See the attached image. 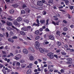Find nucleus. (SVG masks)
I'll use <instances>...</instances> for the list:
<instances>
[{
    "instance_id": "obj_55",
    "label": "nucleus",
    "mask_w": 74,
    "mask_h": 74,
    "mask_svg": "<svg viewBox=\"0 0 74 74\" xmlns=\"http://www.w3.org/2000/svg\"><path fill=\"white\" fill-rule=\"evenodd\" d=\"M70 52H74V50L73 49H71L70 50Z\"/></svg>"
},
{
    "instance_id": "obj_14",
    "label": "nucleus",
    "mask_w": 74,
    "mask_h": 74,
    "mask_svg": "<svg viewBox=\"0 0 74 74\" xmlns=\"http://www.w3.org/2000/svg\"><path fill=\"white\" fill-rule=\"evenodd\" d=\"M48 3L50 4H53V0H49L48 1Z\"/></svg>"
},
{
    "instance_id": "obj_36",
    "label": "nucleus",
    "mask_w": 74,
    "mask_h": 74,
    "mask_svg": "<svg viewBox=\"0 0 74 74\" xmlns=\"http://www.w3.org/2000/svg\"><path fill=\"white\" fill-rule=\"evenodd\" d=\"M67 61H71L72 59L71 58H69L67 59Z\"/></svg>"
},
{
    "instance_id": "obj_10",
    "label": "nucleus",
    "mask_w": 74,
    "mask_h": 74,
    "mask_svg": "<svg viewBox=\"0 0 74 74\" xmlns=\"http://www.w3.org/2000/svg\"><path fill=\"white\" fill-rule=\"evenodd\" d=\"M31 73L32 70L30 69H29L27 70V74H31Z\"/></svg>"
},
{
    "instance_id": "obj_42",
    "label": "nucleus",
    "mask_w": 74,
    "mask_h": 74,
    "mask_svg": "<svg viewBox=\"0 0 74 74\" xmlns=\"http://www.w3.org/2000/svg\"><path fill=\"white\" fill-rule=\"evenodd\" d=\"M13 39H16L17 38V37L15 36H14L13 37H12Z\"/></svg>"
},
{
    "instance_id": "obj_34",
    "label": "nucleus",
    "mask_w": 74,
    "mask_h": 74,
    "mask_svg": "<svg viewBox=\"0 0 74 74\" xmlns=\"http://www.w3.org/2000/svg\"><path fill=\"white\" fill-rule=\"evenodd\" d=\"M40 36H36V37L35 38L36 40H38V39H40Z\"/></svg>"
},
{
    "instance_id": "obj_6",
    "label": "nucleus",
    "mask_w": 74,
    "mask_h": 74,
    "mask_svg": "<svg viewBox=\"0 0 74 74\" xmlns=\"http://www.w3.org/2000/svg\"><path fill=\"white\" fill-rule=\"evenodd\" d=\"M37 5H38L41 6V5H42V3L41 1H38L37 3Z\"/></svg>"
},
{
    "instance_id": "obj_48",
    "label": "nucleus",
    "mask_w": 74,
    "mask_h": 74,
    "mask_svg": "<svg viewBox=\"0 0 74 74\" xmlns=\"http://www.w3.org/2000/svg\"><path fill=\"white\" fill-rule=\"evenodd\" d=\"M2 71L4 74H6V72L5 70H2Z\"/></svg>"
},
{
    "instance_id": "obj_60",
    "label": "nucleus",
    "mask_w": 74,
    "mask_h": 74,
    "mask_svg": "<svg viewBox=\"0 0 74 74\" xmlns=\"http://www.w3.org/2000/svg\"><path fill=\"white\" fill-rule=\"evenodd\" d=\"M38 63V62H37V61H36L34 62V64H37Z\"/></svg>"
},
{
    "instance_id": "obj_15",
    "label": "nucleus",
    "mask_w": 74,
    "mask_h": 74,
    "mask_svg": "<svg viewBox=\"0 0 74 74\" xmlns=\"http://www.w3.org/2000/svg\"><path fill=\"white\" fill-rule=\"evenodd\" d=\"M49 38L50 40H54L53 36L52 35H50L49 36Z\"/></svg>"
},
{
    "instance_id": "obj_22",
    "label": "nucleus",
    "mask_w": 74,
    "mask_h": 74,
    "mask_svg": "<svg viewBox=\"0 0 74 74\" xmlns=\"http://www.w3.org/2000/svg\"><path fill=\"white\" fill-rule=\"evenodd\" d=\"M9 12L10 14H14V10H10L9 11Z\"/></svg>"
},
{
    "instance_id": "obj_52",
    "label": "nucleus",
    "mask_w": 74,
    "mask_h": 74,
    "mask_svg": "<svg viewBox=\"0 0 74 74\" xmlns=\"http://www.w3.org/2000/svg\"><path fill=\"white\" fill-rule=\"evenodd\" d=\"M64 47L65 48H68V46L66 45H65Z\"/></svg>"
},
{
    "instance_id": "obj_12",
    "label": "nucleus",
    "mask_w": 74,
    "mask_h": 74,
    "mask_svg": "<svg viewBox=\"0 0 74 74\" xmlns=\"http://www.w3.org/2000/svg\"><path fill=\"white\" fill-rule=\"evenodd\" d=\"M45 21L44 20H40V23L41 24H43V23H45Z\"/></svg>"
},
{
    "instance_id": "obj_25",
    "label": "nucleus",
    "mask_w": 74,
    "mask_h": 74,
    "mask_svg": "<svg viewBox=\"0 0 74 74\" xmlns=\"http://www.w3.org/2000/svg\"><path fill=\"white\" fill-rule=\"evenodd\" d=\"M69 1L68 0H65V3L66 4V5H68L69 4Z\"/></svg>"
},
{
    "instance_id": "obj_63",
    "label": "nucleus",
    "mask_w": 74,
    "mask_h": 74,
    "mask_svg": "<svg viewBox=\"0 0 74 74\" xmlns=\"http://www.w3.org/2000/svg\"><path fill=\"white\" fill-rule=\"evenodd\" d=\"M38 71H41V69H40V68H38Z\"/></svg>"
},
{
    "instance_id": "obj_17",
    "label": "nucleus",
    "mask_w": 74,
    "mask_h": 74,
    "mask_svg": "<svg viewBox=\"0 0 74 74\" xmlns=\"http://www.w3.org/2000/svg\"><path fill=\"white\" fill-rule=\"evenodd\" d=\"M57 45H58V46H60V45H61L62 43H61V42H60L58 41L57 42Z\"/></svg>"
},
{
    "instance_id": "obj_49",
    "label": "nucleus",
    "mask_w": 74,
    "mask_h": 74,
    "mask_svg": "<svg viewBox=\"0 0 74 74\" xmlns=\"http://www.w3.org/2000/svg\"><path fill=\"white\" fill-rule=\"evenodd\" d=\"M14 7H18V5L16 4H14Z\"/></svg>"
},
{
    "instance_id": "obj_41",
    "label": "nucleus",
    "mask_w": 74,
    "mask_h": 74,
    "mask_svg": "<svg viewBox=\"0 0 74 74\" xmlns=\"http://www.w3.org/2000/svg\"><path fill=\"white\" fill-rule=\"evenodd\" d=\"M67 28H64V32H66V31H67Z\"/></svg>"
},
{
    "instance_id": "obj_43",
    "label": "nucleus",
    "mask_w": 74,
    "mask_h": 74,
    "mask_svg": "<svg viewBox=\"0 0 74 74\" xmlns=\"http://www.w3.org/2000/svg\"><path fill=\"white\" fill-rule=\"evenodd\" d=\"M39 30L40 32H42V31H43V29L42 28H40L39 29Z\"/></svg>"
},
{
    "instance_id": "obj_27",
    "label": "nucleus",
    "mask_w": 74,
    "mask_h": 74,
    "mask_svg": "<svg viewBox=\"0 0 74 74\" xmlns=\"http://www.w3.org/2000/svg\"><path fill=\"white\" fill-rule=\"evenodd\" d=\"M53 17L54 18V20H55V21H57V20L58 19V18H57L56 16H54Z\"/></svg>"
},
{
    "instance_id": "obj_3",
    "label": "nucleus",
    "mask_w": 74,
    "mask_h": 74,
    "mask_svg": "<svg viewBox=\"0 0 74 74\" xmlns=\"http://www.w3.org/2000/svg\"><path fill=\"white\" fill-rule=\"evenodd\" d=\"M53 54L52 53H50L47 54V56H48L51 59L53 58Z\"/></svg>"
},
{
    "instance_id": "obj_24",
    "label": "nucleus",
    "mask_w": 74,
    "mask_h": 74,
    "mask_svg": "<svg viewBox=\"0 0 74 74\" xmlns=\"http://www.w3.org/2000/svg\"><path fill=\"white\" fill-rule=\"evenodd\" d=\"M7 30H9V31L12 30V29H13L10 28V27H7Z\"/></svg>"
},
{
    "instance_id": "obj_45",
    "label": "nucleus",
    "mask_w": 74,
    "mask_h": 74,
    "mask_svg": "<svg viewBox=\"0 0 74 74\" xmlns=\"http://www.w3.org/2000/svg\"><path fill=\"white\" fill-rule=\"evenodd\" d=\"M73 6H71L69 7V8L71 10H73Z\"/></svg>"
},
{
    "instance_id": "obj_23",
    "label": "nucleus",
    "mask_w": 74,
    "mask_h": 74,
    "mask_svg": "<svg viewBox=\"0 0 74 74\" xmlns=\"http://www.w3.org/2000/svg\"><path fill=\"white\" fill-rule=\"evenodd\" d=\"M24 21L27 23H28L29 22V21L27 19H24Z\"/></svg>"
},
{
    "instance_id": "obj_20",
    "label": "nucleus",
    "mask_w": 74,
    "mask_h": 74,
    "mask_svg": "<svg viewBox=\"0 0 74 74\" xmlns=\"http://www.w3.org/2000/svg\"><path fill=\"white\" fill-rule=\"evenodd\" d=\"M39 33H40V32L38 30L36 31L35 32V34L36 35L39 34Z\"/></svg>"
},
{
    "instance_id": "obj_54",
    "label": "nucleus",
    "mask_w": 74,
    "mask_h": 74,
    "mask_svg": "<svg viewBox=\"0 0 74 74\" xmlns=\"http://www.w3.org/2000/svg\"><path fill=\"white\" fill-rule=\"evenodd\" d=\"M1 21L2 22V23H5V21L4 20H1Z\"/></svg>"
},
{
    "instance_id": "obj_8",
    "label": "nucleus",
    "mask_w": 74,
    "mask_h": 74,
    "mask_svg": "<svg viewBox=\"0 0 74 74\" xmlns=\"http://www.w3.org/2000/svg\"><path fill=\"white\" fill-rule=\"evenodd\" d=\"M7 25H8V26H12V24L11 22L7 21Z\"/></svg>"
},
{
    "instance_id": "obj_44",
    "label": "nucleus",
    "mask_w": 74,
    "mask_h": 74,
    "mask_svg": "<svg viewBox=\"0 0 74 74\" xmlns=\"http://www.w3.org/2000/svg\"><path fill=\"white\" fill-rule=\"evenodd\" d=\"M44 71L45 73H47V68H46L44 69Z\"/></svg>"
},
{
    "instance_id": "obj_18",
    "label": "nucleus",
    "mask_w": 74,
    "mask_h": 74,
    "mask_svg": "<svg viewBox=\"0 0 74 74\" xmlns=\"http://www.w3.org/2000/svg\"><path fill=\"white\" fill-rule=\"evenodd\" d=\"M29 59L30 60H33L34 59V57L32 56H31L29 57Z\"/></svg>"
},
{
    "instance_id": "obj_31",
    "label": "nucleus",
    "mask_w": 74,
    "mask_h": 74,
    "mask_svg": "<svg viewBox=\"0 0 74 74\" xmlns=\"http://www.w3.org/2000/svg\"><path fill=\"white\" fill-rule=\"evenodd\" d=\"M14 59H16V60H19V58L16 56H15V58H14Z\"/></svg>"
},
{
    "instance_id": "obj_33",
    "label": "nucleus",
    "mask_w": 74,
    "mask_h": 74,
    "mask_svg": "<svg viewBox=\"0 0 74 74\" xmlns=\"http://www.w3.org/2000/svg\"><path fill=\"white\" fill-rule=\"evenodd\" d=\"M20 34H22V35H25V33L24 32H23L22 31H21L20 32Z\"/></svg>"
},
{
    "instance_id": "obj_16",
    "label": "nucleus",
    "mask_w": 74,
    "mask_h": 74,
    "mask_svg": "<svg viewBox=\"0 0 74 74\" xmlns=\"http://www.w3.org/2000/svg\"><path fill=\"white\" fill-rule=\"evenodd\" d=\"M32 26H38H38H39V25L37 24H36V23H34L32 25Z\"/></svg>"
},
{
    "instance_id": "obj_1",
    "label": "nucleus",
    "mask_w": 74,
    "mask_h": 74,
    "mask_svg": "<svg viewBox=\"0 0 74 74\" xmlns=\"http://www.w3.org/2000/svg\"><path fill=\"white\" fill-rule=\"evenodd\" d=\"M35 48L36 49H39V47L40 46V43L38 41H36L35 43Z\"/></svg>"
},
{
    "instance_id": "obj_5",
    "label": "nucleus",
    "mask_w": 74,
    "mask_h": 74,
    "mask_svg": "<svg viewBox=\"0 0 74 74\" xmlns=\"http://www.w3.org/2000/svg\"><path fill=\"white\" fill-rule=\"evenodd\" d=\"M28 49L30 51H31V52H34V50L33 49L32 47H29L28 48Z\"/></svg>"
},
{
    "instance_id": "obj_58",
    "label": "nucleus",
    "mask_w": 74,
    "mask_h": 74,
    "mask_svg": "<svg viewBox=\"0 0 74 74\" xmlns=\"http://www.w3.org/2000/svg\"><path fill=\"white\" fill-rule=\"evenodd\" d=\"M10 56H14V54H13L12 53H10Z\"/></svg>"
},
{
    "instance_id": "obj_32",
    "label": "nucleus",
    "mask_w": 74,
    "mask_h": 74,
    "mask_svg": "<svg viewBox=\"0 0 74 74\" xmlns=\"http://www.w3.org/2000/svg\"><path fill=\"white\" fill-rule=\"evenodd\" d=\"M66 64H72V62H66Z\"/></svg>"
},
{
    "instance_id": "obj_30",
    "label": "nucleus",
    "mask_w": 74,
    "mask_h": 74,
    "mask_svg": "<svg viewBox=\"0 0 74 74\" xmlns=\"http://www.w3.org/2000/svg\"><path fill=\"white\" fill-rule=\"evenodd\" d=\"M16 56L18 57L19 59H20V58H21V57H22V56H21V55L20 54L17 55Z\"/></svg>"
},
{
    "instance_id": "obj_4",
    "label": "nucleus",
    "mask_w": 74,
    "mask_h": 74,
    "mask_svg": "<svg viewBox=\"0 0 74 74\" xmlns=\"http://www.w3.org/2000/svg\"><path fill=\"white\" fill-rule=\"evenodd\" d=\"M14 24L16 26H20V24L19 23H18V22L16 21L14 22Z\"/></svg>"
},
{
    "instance_id": "obj_29",
    "label": "nucleus",
    "mask_w": 74,
    "mask_h": 74,
    "mask_svg": "<svg viewBox=\"0 0 74 74\" xmlns=\"http://www.w3.org/2000/svg\"><path fill=\"white\" fill-rule=\"evenodd\" d=\"M5 65V66H6V67H8V68H9V69H10V68H11V66H8V64H6Z\"/></svg>"
},
{
    "instance_id": "obj_64",
    "label": "nucleus",
    "mask_w": 74,
    "mask_h": 74,
    "mask_svg": "<svg viewBox=\"0 0 74 74\" xmlns=\"http://www.w3.org/2000/svg\"><path fill=\"white\" fill-rule=\"evenodd\" d=\"M63 22H64V23H67V22L65 20L63 21Z\"/></svg>"
},
{
    "instance_id": "obj_59",
    "label": "nucleus",
    "mask_w": 74,
    "mask_h": 74,
    "mask_svg": "<svg viewBox=\"0 0 74 74\" xmlns=\"http://www.w3.org/2000/svg\"><path fill=\"white\" fill-rule=\"evenodd\" d=\"M25 7H26V5L24 4L23 6V8H25Z\"/></svg>"
},
{
    "instance_id": "obj_38",
    "label": "nucleus",
    "mask_w": 74,
    "mask_h": 74,
    "mask_svg": "<svg viewBox=\"0 0 74 74\" xmlns=\"http://www.w3.org/2000/svg\"><path fill=\"white\" fill-rule=\"evenodd\" d=\"M21 14H25V11L24 10H22L21 11Z\"/></svg>"
},
{
    "instance_id": "obj_35",
    "label": "nucleus",
    "mask_w": 74,
    "mask_h": 74,
    "mask_svg": "<svg viewBox=\"0 0 74 74\" xmlns=\"http://www.w3.org/2000/svg\"><path fill=\"white\" fill-rule=\"evenodd\" d=\"M42 3H44V4H47V2H45V0H42Z\"/></svg>"
},
{
    "instance_id": "obj_13",
    "label": "nucleus",
    "mask_w": 74,
    "mask_h": 74,
    "mask_svg": "<svg viewBox=\"0 0 74 74\" xmlns=\"http://www.w3.org/2000/svg\"><path fill=\"white\" fill-rule=\"evenodd\" d=\"M12 17L11 16H10L8 18V19L9 21H13V19H12Z\"/></svg>"
},
{
    "instance_id": "obj_57",
    "label": "nucleus",
    "mask_w": 74,
    "mask_h": 74,
    "mask_svg": "<svg viewBox=\"0 0 74 74\" xmlns=\"http://www.w3.org/2000/svg\"><path fill=\"white\" fill-rule=\"evenodd\" d=\"M43 59L44 61H46L47 60V58H43Z\"/></svg>"
},
{
    "instance_id": "obj_51",
    "label": "nucleus",
    "mask_w": 74,
    "mask_h": 74,
    "mask_svg": "<svg viewBox=\"0 0 74 74\" xmlns=\"http://www.w3.org/2000/svg\"><path fill=\"white\" fill-rule=\"evenodd\" d=\"M45 31L46 32H49V30L48 28H46L45 29Z\"/></svg>"
},
{
    "instance_id": "obj_9",
    "label": "nucleus",
    "mask_w": 74,
    "mask_h": 74,
    "mask_svg": "<svg viewBox=\"0 0 74 74\" xmlns=\"http://www.w3.org/2000/svg\"><path fill=\"white\" fill-rule=\"evenodd\" d=\"M22 18L21 17H18L16 19V21L18 22H21V21H22Z\"/></svg>"
},
{
    "instance_id": "obj_47",
    "label": "nucleus",
    "mask_w": 74,
    "mask_h": 74,
    "mask_svg": "<svg viewBox=\"0 0 74 74\" xmlns=\"http://www.w3.org/2000/svg\"><path fill=\"white\" fill-rule=\"evenodd\" d=\"M48 69H51V65H49L48 66Z\"/></svg>"
},
{
    "instance_id": "obj_21",
    "label": "nucleus",
    "mask_w": 74,
    "mask_h": 74,
    "mask_svg": "<svg viewBox=\"0 0 74 74\" xmlns=\"http://www.w3.org/2000/svg\"><path fill=\"white\" fill-rule=\"evenodd\" d=\"M60 32L59 31H57L56 32L57 35H58L59 36H60Z\"/></svg>"
},
{
    "instance_id": "obj_53",
    "label": "nucleus",
    "mask_w": 74,
    "mask_h": 74,
    "mask_svg": "<svg viewBox=\"0 0 74 74\" xmlns=\"http://www.w3.org/2000/svg\"><path fill=\"white\" fill-rule=\"evenodd\" d=\"M52 23L53 24V25H55V26H56V23H55V22L52 21Z\"/></svg>"
},
{
    "instance_id": "obj_62",
    "label": "nucleus",
    "mask_w": 74,
    "mask_h": 74,
    "mask_svg": "<svg viewBox=\"0 0 74 74\" xmlns=\"http://www.w3.org/2000/svg\"><path fill=\"white\" fill-rule=\"evenodd\" d=\"M45 44H49V42H48V41H46L45 42Z\"/></svg>"
},
{
    "instance_id": "obj_46",
    "label": "nucleus",
    "mask_w": 74,
    "mask_h": 74,
    "mask_svg": "<svg viewBox=\"0 0 74 74\" xmlns=\"http://www.w3.org/2000/svg\"><path fill=\"white\" fill-rule=\"evenodd\" d=\"M16 64L17 66H20V63H19L18 62H17V63H16Z\"/></svg>"
},
{
    "instance_id": "obj_61",
    "label": "nucleus",
    "mask_w": 74,
    "mask_h": 74,
    "mask_svg": "<svg viewBox=\"0 0 74 74\" xmlns=\"http://www.w3.org/2000/svg\"><path fill=\"white\" fill-rule=\"evenodd\" d=\"M10 34L11 35H13L14 34V33L12 31L10 32Z\"/></svg>"
},
{
    "instance_id": "obj_56",
    "label": "nucleus",
    "mask_w": 74,
    "mask_h": 74,
    "mask_svg": "<svg viewBox=\"0 0 74 74\" xmlns=\"http://www.w3.org/2000/svg\"><path fill=\"white\" fill-rule=\"evenodd\" d=\"M2 52L3 53V54H6V53L4 51H2Z\"/></svg>"
},
{
    "instance_id": "obj_11",
    "label": "nucleus",
    "mask_w": 74,
    "mask_h": 74,
    "mask_svg": "<svg viewBox=\"0 0 74 74\" xmlns=\"http://www.w3.org/2000/svg\"><path fill=\"white\" fill-rule=\"evenodd\" d=\"M8 40L9 42H12V43H13V42H14V40L11 38L8 39Z\"/></svg>"
},
{
    "instance_id": "obj_40",
    "label": "nucleus",
    "mask_w": 74,
    "mask_h": 74,
    "mask_svg": "<svg viewBox=\"0 0 74 74\" xmlns=\"http://www.w3.org/2000/svg\"><path fill=\"white\" fill-rule=\"evenodd\" d=\"M42 14L43 15H45L46 14V12H45V11H43L42 12Z\"/></svg>"
},
{
    "instance_id": "obj_7",
    "label": "nucleus",
    "mask_w": 74,
    "mask_h": 74,
    "mask_svg": "<svg viewBox=\"0 0 74 74\" xmlns=\"http://www.w3.org/2000/svg\"><path fill=\"white\" fill-rule=\"evenodd\" d=\"M23 52L25 54H27V53H28V51L26 49H24L23 50Z\"/></svg>"
},
{
    "instance_id": "obj_2",
    "label": "nucleus",
    "mask_w": 74,
    "mask_h": 74,
    "mask_svg": "<svg viewBox=\"0 0 74 74\" xmlns=\"http://www.w3.org/2000/svg\"><path fill=\"white\" fill-rule=\"evenodd\" d=\"M39 51L41 53H44V52L47 53V52H48V51H47V50L46 49H43L41 48L39 49Z\"/></svg>"
},
{
    "instance_id": "obj_19",
    "label": "nucleus",
    "mask_w": 74,
    "mask_h": 74,
    "mask_svg": "<svg viewBox=\"0 0 74 74\" xmlns=\"http://www.w3.org/2000/svg\"><path fill=\"white\" fill-rule=\"evenodd\" d=\"M21 30L22 31H23L24 32L27 31V29H26V28L25 27H23L21 28Z\"/></svg>"
},
{
    "instance_id": "obj_26",
    "label": "nucleus",
    "mask_w": 74,
    "mask_h": 74,
    "mask_svg": "<svg viewBox=\"0 0 74 74\" xmlns=\"http://www.w3.org/2000/svg\"><path fill=\"white\" fill-rule=\"evenodd\" d=\"M61 54L62 55H66V53H65L64 52V51H62L61 52Z\"/></svg>"
},
{
    "instance_id": "obj_50",
    "label": "nucleus",
    "mask_w": 74,
    "mask_h": 74,
    "mask_svg": "<svg viewBox=\"0 0 74 74\" xmlns=\"http://www.w3.org/2000/svg\"><path fill=\"white\" fill-rule=\"evenodd\" d=\"M54 57H55V58H57V59H58V56H57V55H56V54L54 55Z\"/></svg>"
},
{
    "instance_id": "obj_39",
    "label": "nucleus",
    "mask_w": 74,
    "mask_h": 74,
    "mask_svg": "<svg viewBox=\"0 0 74 74\" xmlns=\"http://www.w3.org/2000/svg\"><path fill=\"white\" fill-rule=\"evenodd\" d=\"M36 22H37V23H38V25H39V24H40V22H39V20H38V19L36 20Z\"/></svg>"
},
{
    "instance_id": "obj_28",
    "label": "nucleus",
    "mask_w": 74,
    "mask_h": 74,
    "mask_svg": "<svg viewBox=\"0 0 74 74\" xmlns=\"http://www.w3.org/2000/svg\"><path fill=\"white\" fill-rule=\"evenodd\" d=\"M12 27L13 28V29H16L17 31H18V29L16 28V27H15L14 26H12Z\"/></svg>"
},
{
    "instance_id": "obj_37",
    "label": "nucleus",
    "mask_w": 74,
    "mask_h": 74,
    "mask_svg": "<svg viewBox=\"0 0 74 74\" xmlns=\"http://www.w3.org/2000/svg\"><path fill=\"white\" fill-rule=\"evenodd\" d=\"M31 28V27H30V26H28V27H27V30H29V29H30Z\"/></svg>"
}]
</instances>
